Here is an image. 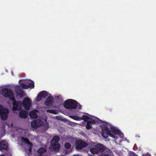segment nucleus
<instances>
[{"instance_id": "nucleus-16", "label": "nucleus", "mask_w": 156, "mask_h": 156, "mask_svg": "<svg viewBox=\"0 0 156 156\" xmlns=\"http://www.w3.org/2000/svg\"><path fill=\"white\" fill-rule=\"evenodd\" d=\"M28 114V112L27 111L22 110L19 113V116L21 118H27Z\"/></svg>"}, {"instance_id": "nucleus-6", "label": "nucleus", "mask_w": 156, "mask_h": 156, "mask_svg": "<svg viewBox=\"0 0 156 156\" xmlns=\"http://www.w3.org/2000/svg\"><path fill=\"white\" fill-rule=\"evenodd\" d=\"M94 146L95 148L90 149V152L93 154H98L99 152H102L105 149V147L101 144H96Z\"/></svg>"}, {"instance_id": "nucleus-17", "label": "nucleus", "mask_w": 156, "mask_h": 156, "mask_svg": "<svg viewBox=\"0 0 156 156\" xmlns=\"http://www.w3.org/2000/svg\"><path fill=\"white\" fill-rule=\"evenodd\" d=\"M53 98L52 97H48L45 102V104L47 106H50L53 103Z\"/></svg>"}, {"instance_id": "nucleus-31", "label": "nucleus", "mask_w": 156, "mask_h": 156, "mask_svg": "<svg viewBox=\"0 0 156 156\" xmlns=\"http://www.w3.org/2000/svg\"><path fill=\"white\" fill-rule=\"evenodd\" d=\"M11 125L12 126L13 125L12 123L11 124Z\"/></svg>"}, {"instance_id": "nucleus-10", "label": "nucleus", "mask_w": 156, "mask_h": 156, "mask_svg": "<svg viewBox=\"0 0 156 156\" xmlns=\"http://www.w3.org/2000/svg\"><path fill=\"white\" fill-rule=\"evenodd\" d=\"M23 105L26 110H29L31 106V101L30 99L25 98L23 101Z\"/></svg>"}, {"instance_id": "nucleus-22", "label": "nucleus", "mask_w": 156, "mask_h": 156, "mask_svg": "<svg viewBox=\"0 0 156 156\" xmlns=\"http://www.w3.org/2000/svg\"><path fill=\"white\" fill-rule=\"evenodd\" d=\"M42 97H41V95H40V93H39V94H38L37 97L36 99V101H39L42 99Z\"/></svg>"}, {"instance_id": "nucleus-1", "label": "nucleus", "mask_w": 156, "mask_h": 156, "mask_svg": "<svg viewBox=\"0 0 156 156\" xmlns=\"http://www.w3.org/2000/svg\"><path fill=\"white\" fill-rule=\"evenodd\" d=\"M2 94L5 97H8L12 101L13 109L14 111L17 110L19 111L22 108L23 104L20 102H16L15 100L14 96L12 91L9 89L7 88L2 89Z\"/></svg>"}, {"instance_id": "nucleus-14", "label": "nucleus", "mask_w": 156, "mask_h": 156, "mask_svg": "<svg viewBox=\"0 0 156 156\" xmlns=\"http://www.w3.org/2000/svg\"><path fill=\"white\" fill-rule=\"evenodd\" d=\"M30 83H29V85L24 84V83H22L21 84V87L23 88L27 89L28 88H33L34 87V83L33 81H30Z\"/></svg>"}, {"instance_id": "nucleus-4", "label": "nucleus", "mask_w": 156, "mask_h": 156, "mask_svg": "<svg viewBox=\"0 0 156 156\" xmlns=\"http://www.w3.org/2000/svg\"><path fill=\"white\" fill-rule=\"evenodd\" d=\"M77 102L74 100L69 99L66 101L64 104V106L67 109H75L77 108Z\"/></svg>"}, {"instance_id": "nucleus-2", "label": "nucleus", "mask_w": 156, "mask_h": 156, "mask_svg": "<svg viewBox=\"0 0 156 156\" xmlns=\"http://www.w3.org/2000/svg\"><path fill=\"white\" fill-rule=\"evenodd\" d=\"M31 127L36 129L40 128L42 132H45L49 128V124L44 119H38L33 120L31 123Z\"/></svg>"}, {"instance_id": "nucleus-23", "label": "nucleus", "mask_w": 156, "mask_h": 156, "mask_svg": "<svg viewBox=\"0 0 156 156\" xmlns=\"http://www.w3.org/2000/svg\"><path fill=\"white\" fill-rule=\"evenodd\" d=\"M47 112L50 113L54 114H57V112H55V111L54 110H48L47 111Z\"/></svg>"}, {"instance_id": "nucleus-29", "label": "nucleus", "mask_w": 156, "mask_h": 156, "mask_svg": "<svg viewBox=\"0 0 156 156\" xmlns=\"http://www.w3.org/2000/svg\"><path fill=\"white\" fill-rule=\"evenodd\" d=\"M58 118H60V117H58V116L56 117V118H57V119H58Z\"/></svg>"}, {"instance_id": "nucleus-25", "label": "nucleus", "mask_w": 156, "mask_h": 156, "mask_svg": "<svg viewBox=\"0 0 156 156\" xmlns=\"http://www.w3.org/2000/svg\"><path fill=\"white\" fill-rule=\"evenodd\" d=\"M143 156H150L149 155V154L148 153H147L146 154H144L143 155Z\"/></svg>"}, {"instance_id": "nucleus-12", "label": "nucleus", "mask_w": 156, "mask_h": 156, "mask_svg": "<svg viewBox=\"0 0 156 156\" xmlns=\"http://www.w3.org/2000/svg\"><path fill=\"white\" fill-rule=\"evenodd\" d=\"M111 131L115 134H119L121 137H123V134L120 131L114 127H111Z\"/></svg>"}, {"instance_id": "nucleus-7", "label": "nucleus", "mask_w": 156, "mask_h": 156, "mask_svg": "<svg viewBox=\"0 0 156 156\" xmlns=\"http://www.w3.org/2000/svg\"><path fill=\"white\" fill-rule=\"evenodd\" d=\"M8 113V110L0 104V115L3 120H5L7 119Z\"/></svg>"}, {"instance_id": "nucleus-19", "label": "nucleus", "mask_w": 156, "mask_h": 156, "mask_svg": "<svg viewBox=\"0 0 156 156\" xmlns=\"http://www.w3.org/2000/svg\"><path fill=\"white\" fill-rule=\"evenodd\" d=\"M46 151L45 149L44 148H41L37 150V152L39 154H41Z\"/></svg>"}, {"instance_id": "nucleus-18", "label": "nucleus", "mask_w": 156, "mask_h": 156, "mask_svg": "<svg viewBox=\"0 0 156 156\" xmlns=\"http://www.w3.org/2000/svg\"><path fill=\"white\" fill-rule=\"evenodd\" d=\"M40 93V95L41 96L42 98H45L48 95V93L45 91H43L41 92Z\"/></svg>"}, {"instance_id": "nucleus-9", "label": "nucleus", "mask_w": 156, "mask_h": 156, "mask_svg": "<svg viewBox=\"0 0 156 156\" xmlns=\"http://www.w3.org/2000/svg\"><path fill=\"white\" fill-rule=\"evenodd\" d=\"M87 144L81 140H78L76 142V148L77 150H80L87 146Z\"/></svg>"}, {"instance_id": "nucleus-24", "label": "nucleus", "mask_w": 156, "mask_h": 156, "mask_svg": "<svg viewBox=\"0 0 156 156\" xmlns=\"http://www.w3.org/2000/svg\"><path fill=\"white\" fill-rule=\"evenodd\" d=\"M130 156H137L135 153L133 152H130Z\"/></svg>"}, {"instance_id": "nucleus-26", "label": "nucleus", "mask_w": 156, "mask_h": 156, "mask_svg": "<svg viewBox=\"0 0 156 156\" xmlns=\"http://www.w3.org/2000/svg\"><path fill=\"white\" fill-rule=\"evenodd\" d=\"M30 81H31L29 80H27L26 82H25V83H27L28 84H29V83H30Z\"/></svg>"}, {"instance_id": "nucleus-8", "label": "nucleus", "mask_w": 156, "mask_h": 156, "mask_svg": "<svg viewBox=\"0 0 156 156\" xmlns=\"http://www.w3.org/2000/svg\"><path fill=\"white\" fill-rule=\"evenodd\" d=\"M101 133L102 136L105 138H107L108 137V135L114 138V139H115L117 138L116 136H115L110 133L108 128L107 126L105 127V128L102 129V130L101 132Z\"/></svg>"}, {"instance_id": "nucleus-33", "label": "nucleus", "mask_w": 156, "mask_h": 156, "mask_svg": "<svg viewBox=\"0 0 156 156\" xmlns=\"http://www.w3.org/2000/svg\"><path fill=\"white\" fill-rule=\"evenodd\" d=\"M21 80H20V81H19V82H20V81H21Z\"/></svg>"}, {"instance_id": "nucleus-28", "label": "nucleus", "mask_w": 156, "mask_h": 156, "mask_svg": "<svg viewBox=\"0 0 156 156\" xmlns=\"http://www.w3.org/2000/svg\"><path fill=\"white\" fill-rule=\"evenodd\" d=\"M0 156H5L4 155H0Z\"/></svg>"}, {"instance_id": "nucleus-3", "label": "nucleus", "mask_w": 156, "mask_h": 156, "mask_svg": "<svg viewBox=\"0 0 156 156\" xmlns=\"http://www.w3.org/2000/svg\"><path fill=\"white\" fill-rule=\"evenodd\" d=\"M59 137L58 136H54L51 142V144L49 149L51 151H57L60 148V145L58 143Z\"/></svg>"}, {"instance_id": "nucleus-13", "label": "nucleus", "mask_w": 156, "mask_h": 156, "mask_svg": "<svg viewBox=\"0 0 156 156\" xmlns=\"http://www.w3.org/2000/svg\"><path fill=\"white\" fill-rule=\"evenodd\" d=\"M70 117L76 120H80L83 119L85 121H87L89 119V117L86 115H83L82 118H80L79 117H76V116H70Z\"/></svg>"}, {"instance_id": "nucleus-32", "label": "nucleus", "mask_w": 156, "mask_h": 156, "mask_svg": "<svg viewBox=\"0 0 156 156\" xmlns=\"http://www.w3.org/2000/svg\"><path fill=\"white\" fill-rule=\"evenodd\" d=\"M65 120H66V121H67V119H65Z\"/></svg>"}, {"instance_id": "nucleus-20", "label": "nucleus", "mask_w": 156, "mask_h": 156, "mask_svg": "<svg viewBox=\"0 0 156 156\" xmlns=\"http://www.w3.org/2000/svg\"><path fill=\"white\" fill-rule=\"evenodd\" d=\"M92 123H93V122L92 121H89L87 122V123L86 126V128L87 129H90L91 128L90 124ZM93 123H94L93 122Z\"/></svg>"}, {"instance_id": "nucleus-15", "label": "nucleus", "mask_w": 156, "mask_h": 156, "mask_svg": "<svg viewBox=\"0 0 156 156\" xmlns=\"http://www.w3.org/2000/svg\"><path fill=\"white\" fill-rule=\"evenodd\" d=\"M38 113V111L37 110H34L33 111L30 112L29 115L31 118H36L37 117V113Z\"/></svg>"}, {"instance_id": "nucleus-5", "label": "nucleus", "mask_w": 156, "mask_h": 156, "mask_svg": "<svg viewBox=\"0 0 156 156\" xmlns=\"http://www.w3.org/2000/svg\"><path fill=\"white\" fill-rule=\"evenodd\" d=\"M22 140L23 142L25 143V151L29 155L31 154V151L32 143L27 138H22Z\"/></svg>"}, {"instance_id": "nucleus-27", "label": "nucleus", "mask_w": 156, "mask_h": 156, "mask_svg": "<svg viewBox=\"0 0 156 156\" xmlns=\"http://www.w3.org/2000/svg\"><path fill=\"white\" fill-rule=\"evenodd\" d=\"M78 108L80 109V108H81V106H79V107H78Z\"/></svg>"}, {"instance_id": "nucleus-11", "label": "nucleus", "mask_w": 156, "mask_h": 156, "mask_svg": "<svg viewBox=\"0 0 156 156\" xmlns=\"http://www.w3.org/2000/svg\"><path fill=\"white\" fill-rule=\"evenodd\" d=\"M8 144L5 140H2L0 142V150H7Z\"/></svg>"}, {"instance_id": "nucleus-21", "label": "nucleus", "mask_w": 156, "mask_h": 156, "mask_svg": "<svg viewBox=\"0 0 156 156\" xmlns=\"http://www.w3.org/2000/svg\"><path fill=\"white\" fill-rule=\"evenodd\" d=\"M65 147L66 148L69 149L71 147V145L70 143H67L65 144Z\"/></svg>"}, {"instance_id": "nucleus-30", "label": "nucleus", "mask_w": 156, "mask_h": 156, "mask_svg": "<svg viewBox=\"0 0 156 156\" xmlns=\"http://www.w3.org/2000/svg\"><path fill=\"white\" fill-rule=\"evenodd\" d=\"M59 118H58V119H60V120H62V119H59Z\"/></svg>"}]
</instances>
